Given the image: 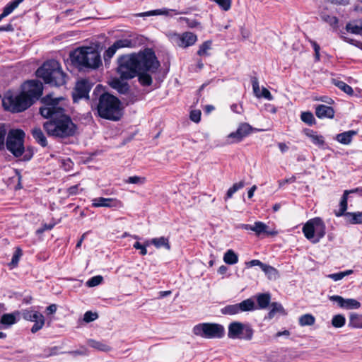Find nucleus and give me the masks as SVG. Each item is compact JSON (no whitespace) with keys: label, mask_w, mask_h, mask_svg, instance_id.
<instances>
[{"label":"nucleus","mask_w":362,"mask_h":362,"mask_svg":"<svg viewBox=\"0 0 362 362\" xmlns=\"http://www.w3.org/2000/svg\"><path fill=\"white\" fill-rule=\"evenodd\" d=\"M43 105L40 112L43 117L50 119L44 123L43 127L49 136L65 138L73 136L76 126L69 116L65 114L67 101L63 97H54L48 94L42 98Z\"/></svg>","instance_id":"nucleus-1"},{"label":"nucleus","mask_w":362,"mask_h":362,"mask_svg":"<svg viewBox=\"0 0 362 362\" xmlns=\"http://www.w3.org/2000/svg\"><path fill=\"white\" fill-rule=\"evenodd\" d=\"M118 64L117 73L122 79L133 78L141 71L154 73L160 66L159 62L151 49L121 57Z\"/></svg>","instance_id":"nucleus-2"},{"label":"nucleus","mask_w":362,"mask_h":362,"mask_svg":"<svg viewBox=\"0 0 362 362\" xmlns=\"http://www.w3.org/2000/svg\"><path fill=\"white\" fill-rule=\"evenodd\" d=\"M42 83L37 81H29L22 86L19 93L8 92L2 100L4 107L12 112H21L28 109L42 94Z\"/></svg>","instance_id":"nucleus-3"},{"label":"nucleus","mask_w":362,"mask_h":362,"mask_svg":"<svg viewBox=\"0 0 362 362\" xmlns=\"http://www.w3.org/2000/svg\"><path fill=\"white\" fill-rule=\"evenodd\" d=\"M38 78L52 86H62L66 83V74L62 71L59 63L56 60L45 62L36 71Z\"/></svg>","instance_id":"nucleus-4"},{"label":"nucleus","mask_w":362,"mask_h":362,"mask_svg":"<svg viewBox=\"0 0 362 362\" xmlns=\"http://www.w3.org/2000/svg\"><path fill=\"white\" fill-rule=\"evenodd\" d=\"M73 64L80 68L96 69L101 64L100 56L92 47H83L76 49L70 54Z\"/></svg>","instance_id":"nucleus-5"},{"label":"nucleus","mask_w":362,"mask_h":362,"mask_svg":"<svg viewBox=\"0 0 362 362\" xmlns=\"http://www.w3.org/2000/svg\"><path fill=\"white\" fill-rule=\"evenodd\" d=\"M97 109L98 115L105 119L116 121L122 116L120 101L109 93L100 95Z\"/></svg>","instance_id":"nucleus-6"},{"label":"nucleus","mask_w":362,"mask_h":362,"mask_svg":"<svg viewBox=\"0 0 362 362\" xmlns=\"http://www.w3.org/2000/svg\"><path fill=\"white\" fill-rule=\"evenodd\" d=\"M302 230L308 240L313 243H317L325 235L326 226L320 218L316 217L308 221Z\"/></svg>","instance_id":"nucleus-7"},{"label":"nucleus","mask_w":362,"mask_h":362,"mask_svg":"<svg viewBox=\"0 0 362 362\" xmlns=\"http://www.w3.org/2000/svg\"><path fill=\"white\" fill-rule=\"evenodd\" d=\"M194 334L206 339H220L224 336L225 329L217 323H200L193 327Z\"/></svg>","instance_id":"nucleus-8"},{"label":"nucleus","mask_w":362,"mask_h":362,"mask_svg":"<svg viewBox=\"0 0 362 362\" xmlns=\"http://www.w3.org/2000/svg\"><path fill=\"white\" fill-rule=\"evenodd\" d=\"M25 133L21 129L11 130L7 136L6 147L15 156H21L24 151Z\"/></svg>","instance_id":"nucleus-9"},{"label":"nucleus","mask_w":362,"mask_h":362,"mask_svg":"<svg viewBox=\"0 0 362 362\" xmlns=\"http://www.w3.org/2000/svg\"><path fill=\"white\" fill-rule=\"evenodd\" d=\"M254 331L247 323L233 322L228 325V337L230 339L251 340Z\"/></svg>","instance_id":"nucleus-10"},{"label":"nucleus","mask_w":362,"mask_h":362,"mask_svg":"<svg viewBox=\"0 0 362 362\" xmlns=\"http://www.w3.org/2000/svg\"><path fill=\"white\" fill-rule=\"evenodd\" d=\"M166 36L173 45L182 48L190 47L197 40V35L192 32L177 33L170 31L166 33Z\"/></svg>","instance_id":"nucleus-11"},{"label":"nucleus","mask_w":362,"mask_h":362,"mask_svg":"<svg viewBox=\"0 0 362 362\" xmlns=\"http://www.w3.org/2000/svg\"><path fill=\"white\" fill-rule=\"evenodd\" d=\"M240 228L254 232L257 236L276 235L277 234L276 230L270 229L267 224L262 221H256L254 224H242Z\"/></svg>","instance_id":"nucleus-12"},{"label":"nucleus","mask_w":362,"mask_h":362,"mask_svg":"<svg viewBox=\"0 0 362 362\" xmlns=\"http://www.w3.org/2000/svg\"><path fill=\"white\" fill-rule=\"evenodd\" d=\"M22 316L24 320L35 322L31 328L32 333H36L41 329L45 325L44 316L37 311L24 310L22 312Z\"/></svg>","instance_id":"nucleus-13"},{"label":"nucleus","mask_w":362,"mask_h":362,"mask_svg":"<svg viewBox=\"0 0 362 362\" xmlns=\"http://www.w3.org/2000/svg\"><path fill=\"white\" fill-rule=\"evenodd\" d=\"M252 131V127L247 123H241L235 132L230 133L226 137V142L228 144L240 142L245 137L248 136Z\"/></svg>","instance_id":"nucleus-14"},{"label":"nucleus","mask_w":362,"mask_h":362,"mask_svg":"<svg viewBox=\"0 0 362 362\" xmlns=\"http://www.w3.org/2000/svg\"><path fill=\"white\" fill-rule=\"evenodd\" d=\"M92 206L95 208L106 207L111 209L122 208L124 204L117 198L97 197L91 200Z\"/></svg>","instance_id":"nucleus-15"},{"label":"nucleus","mask_w":362,"mask_h":362,"mask_svg":"<svg viewBox=\"0 0 362 362\" xmlns=\"http://www.w3.org/2000/svg\"><path fill=\"white\" fill-rule=\"evenodd\" d=\"M329 299L332 302L336 303L339 308L343 309L353 310L361 307V303L354 298H344L340 296L334 295L329 296Z\"/></svg>","instance_id":"nucleus-16"},{"label":"nucleus","mask_w":362,"mask_h":362,"mask_svg":"<svg viewBox=\"0 0 362 362\" xmlns=\"http://www.w3.org/2000/svg\"><path fill=\"white\" fill-rule=\"evenodd\" d=\"M132 46V42L129 39H122L117 40L111 47H110L104 53V59L105 61L110 60L114 54L116 53L117 50L119 48L124 47H131Z\"/></svg>","instance_id":"nucleus-17"},{"label":"nucleus","mask_w":362,"mask_h":362,"mask_svg":"<svg viewBox=\"0 0 362 362\" xmlns=\"http://www.w3.org/2000/svg\"><path fill=\"white\" fill-rule=\"evenodd\" d=\"M90 90V86L87 81L81 80L78 81L75 88V93L74 94V100L76 101L77 98H88Z\"/></svg>","instance_id":"nucleus-18"},{"label":"nucleus","mask_w":362,"mask_h":362,"mask_svg":"<svg viewBox=\"0 0 362 362\" xmlns=\"http://www.w3.org/2000/svg\"><path fill=\"white\" fill-rule=\"evenodd\" d=\"M187 11H178L175 9H168L163 8L160 9H156L139 14V16H150L162 15L165 16H173V15L187 14Z\"/></svg>","instance_id":"nucleus-19"},{"label":"nucleus","mask_w":362,"mask_h":362,"mask_svg":"<svg viewBox=\"0 0 362 362\" xmlns=\"http://www.w3.org/2000/svg\"><path fill=\"white\" fill-rule=\"evenodd\" d=\"M315 114L318 118H333L334 111L332 107L319 105L315 109Z\"/></svg>","instance_id":"nucleus-20"},{"label":"nucleus","mask_w":362,"mask_h":362,"mask_svg":"<svg viewBox=\"0 0 362 362\" xmlns=\"http://www.w3.org/2000/svg\"><path fill=\"white\" fill-rule=\"evenodd\" d=\"M118 78H113L109 81L110 86L117 90L120 93H125L129 90V86L127 82Z\"/></svg>","instance_id":"nucleus-21"},{"label":"nucleus","mask_w":362,"mask_h":362,"mask_svg":"<svg viewBox=\"0 0 362 362\" xmlns=\"http://www.w3.org/2000/svg\"><path fill=\"white\" fill-rule=\"evenodd\" d=\"M356 134L357 132L354 130H349L337 134L335 139L340 144L344 145H349L351 143L353 137Z\"/></svg>","instance_id":"nucleus-22"},{"label":"nucleus","mask_w":362,"mask_h":362,"mask_svg":"<svg viewBox=\"0 0 362 362\" xmlns=\"http://www.w3.org/2000/svg\"><path fill=\"white\" fill-rule=\"evenodd\" d=\"M19 315L20 313L18 311L13 313L4 314L1 316L0 323L7 327L11 326L16 323L17 317H19Z\"/></svg>","instance_id":"nucleus-23"},{"label":"nucleus","mask_w":362,"mask_h":362,"mask_svg":"<svg viewBox=\"0 0 362 362\" xmlns=\"http://www.w3.org/2000/svg\"><path fill=\"white\" fill-rule=\"evenodd\" d=\"M87 343L88 346L99 351L108 352L111 350L109 345L101 341L90 339L87 341Z\"/></svg>","instance_id":"nucleus-24"},{"label":"nucleus","mask_w":362,"mask_h":362,"mask_svg":"<svg viewBox=\"0 0 362 362\" xmlns=\"http://www.w3.org/2000/svg\"><path fill=\"white\" fill-rule=\"evenodd\" d=\"M348 325L353 329H362V315L355 313H351Z\"/></svg>","instance_id":"nucleus-25"},{"label":"nucleus","mask_w":362,"mask_h":362,"mask_svg":"<svg viewBox=\"0 0 362 362\" xmlns=\"http://www.w3.org/2000/svg\"><path fill=\"white\" fill-rule=\"evenodd\" d=\"M355 190L348 191L345 190L344 192V194L342 196L341 200L340 202V209L339 211H335L334 214L337 216H344L346 214V211L347 209V199H348V195L349 193L354 192Z\"/></svg>","instance_id":"nucleus-26"},{"label":"nucleus","mask_w":362,"mask_h":362,"mask_svg":"<svg viewBox=\"0 0 362 362\" xmlns=\"http://www.w3.org/2000/svg\"><path fill=\"white\" fill-rule=\"evenodd\" d=\"M32 135L36 142H37L42 146L45 147L47 145L46 137L40 128L35 127L32 130Z\"/></svg>","instance_id":"nucleus-27"},{"label":"nucleus","mask_w":362,"mask_h":362,"mask_svg":"<svg viewBox=\"0 0 362 362\" xmlns=\"http://www.w3.org/2000/svg\"><path fill=\"white\" fill-rule=\"evenodd\" d=\"M239 305V310L240 313L243 312H249L252 311L256 309L255 303L253 300L251 298H247L246 300H243L240 303H238Z\"/></svg>","instance_id":"nucleus-28"},{"label":"nucleus","mask_w":362,"mask_h":362,"mask_svg":"<svg viewBox=\"0 0 362 362\" xmlns=\"http://www.w3.org/2000/svg\"><path fill=\"white\" fill-rule=\"evenodd\" d=\"M151 244L153 245L156 248L164 247L168 250L170 249L169 240L167 238L160 237L152 238L151 239Z\"/></svg>","instance_id":"nucleus-29"},{"label":"nucleus","mask_w":362,"mask_h":362,"mask_svg":"<svg viewBox=\"0 0 362 362\" xmlns=\"http://www.w3.org/2000/svg\"><path fill=\"white\" fill-rule=\"evenodd\" d=\"M276 314L285 315V310L283 306L278 303H272L271 305V310L268 313V318L272 319Z\"/></svg>","instance_id":"nucleus-30"},{"label":"nucleus","mask_w":362,"mask_h":362,"mask_svg":"<svg viewBox=\"0 0 362 362\" xmlns=\"http://www.w3.org/2000/svg\"><path fill=\"white\" fill-rule=\"evenodd\" d=\"M271 300V296L269 293H260L257 296V301L258 307L261 309L266 308Z\"/></svg>","instance_id":"nucleus-31"},{"label":"nucleus","mask_w":362,"mask_h":362,"mask_svg":"<svg viewBox=\"0 0 362 362\" xmlns=\"http://www.w3.org/2000/svg\"><path fill=\"white\" fill-rule=\"evenodd\" d=\"M305 134L308 137H309L311 139L312 142L315 145L321 146L325 144L323 136L321 135H318L316 132L312 130H308V132H305Z\"/></svg>","instance_id":"nucleus-32"},{"label":"nucleus","mask_w":362,"mask_h":362,"mask_svg":"<svg viewBox=\"0 0 362 362\" xmlns=\"http://www.w3.org/2000/svg\"><path fill=\"white\" fill-rule=\"evenodd\" d=\"M345 216L347 221L351 224H361L362 223V212H346Z\"/></svg>","instance_id":"nucleus-33"},{"label":"nucleus","mask_w":362,"mask_h":362,"mask_svg":"<svg viewBox=\"0 0 362 362\" xmlns=\"http://www.w3.org/2000/svg\"><path fill=\"white\" fill-rule=\"evenodd\" d=\"M299 325L302 327L311 326L315 322V317L311 314H305L301 315L298 319Z\"/></svg>","instance_id":"nucleus-34"},{"label":"nucleus","mask_w":362,"mask_h":362,"mask_svg":"<svg viewBox=\"0 0 362 362\" xmlns=\"http://www.w3.org/2000/svg\"><path fill=\"white\" fill-rule=\"evenodd\" d=\"M223 261L228 264H235L238 262V256L232 250H228L224 254Z\"/></svg>","instance_id":"nucleus-35"},{"label":"nucleus","mask_w":362,"mask_h":362,"mask_svg":"<svg viewBox=\"0 0 362 362\" xmlns=\"http://www.w3.org/2000/svg\"><path fill=\"white\" fill-rule=\"evenodd\" d=\"M221 313L223 315H233L240 313L238 303L228 305L221 308Z\"/></svg>","instance_id":"nucleus-36"},{"label":"nucleus","mask_w":362,"mask_h":362,"mask_svg":"<svg viewBox=\"0 0 362 362\" xmlns=\"http://www.w3.org/2000/svg\"><path fill=\"white\" fill-rule=\"evenodd\" d=\"M331 323L334 328H341L346 324V318L343 315L337 314L332 317Z\"/></svg>","instance_id":"nucleus-37"},{"label":"nucleus","mask_w":362,"mask_h":362,"mask_svg":"<svg viewBox=\"0 0 362 362\" xmlns=\"http://www.w3.org/2000/svg\"><path fill=\"white\" fill-rule=\"evenodd\" d=\"M320 17L322 21L327 23L331 26H336L338 23V20L335 16L329 15L326 11H321Z\"/></svg>","instance_id":"nucleus-38"},{"label":"nucleus","mask_w":362,"mask_h":362,"mask_svg":"<svg viewBox=\"0 0 362 362\" xmlns=\"http://www.w3.org/2000/svg\"><path fill=\"white\" fill-rule=\"evenodd\" d=\"M346 30L351 33L361 35L362 32V21L358 23H349L346 26Z\"/></svg>","instance_id":"nucleus-39"},{"label":"nucleus","mask_w":362,"mask_h":362,"mask_svg":"<svg viewBox=\"0 0 362 362\" xmlns=\"http://www.w3.org/2000/svg\"><path fill=\"white\" fill-rule=\"evenodd\" d=\"M354 273L352 269L346 270L338 273L331 274L327 275V277L332 279L334 281L341 280L344 277L351 275Z\"/></svg>","instance_id":"nucleus-40"},{"label":"nucleus","mask_w":362,"mask_h":362,"mask_svg":"<svg viewBox=\"0 0 362 362\" xmlns=\"http://www.w3.org/2000/svg\"><path fill=\"white\" fill-rule=\"evenodd\" d=\"M244 185L245 184L243 181L233 184V186L227 191L226 199L231 198L233 194H235L238 190L242 189Z\"/></svg>","instance_id":"nucleus-41"},{"label":"nucleus","mask_w":362,"mask_h":362,"mask_svg":"<svg viewBox=\"0 0 362 362\" xmlns=\"http://www.w3.org/2000/svg\"><path fill=\"white\" fill-rule=\"evenodd\" d=\"M139 81V83L144 86H148L151 85L152 83V78L151 76L146 73H138Z\"/></svg>","instance_id":"nucleus-42"},{"label":"nucleus","mask_w":362,"mask_h":362,"mask_svg":"<svg viewBox=\"0 0 362 362\" xmlns=\"http://www.w3.org/2000/svg\"><path fill=\"white\" fill-rule=\"evenodd\" d=\"M261 269L269 279H275L276 277L277 271L272 266L264 264Z\"/></svg>","instance_id":"nucleus-43"},{"label":"nucleus","mask_w":362,"mask_h":362,"mask_svg":"<svg viewBox=\"0 0 362 362\" xmlns=\"http://www.w3.org/2000/svg\"><path fill=\"white\" fill-rule=\"evenodd\" d=\"M23 0H13V1L8 4L4 8V12L8 16L10 13H11L14 9H16L18 5L23 1Z\"/></svg>","instance_id":"nucleus-44"},{"label":"nucleus","mask_w":362,"mask_h":362,"mask_svg":"<svg viewBox=\"0 0 362 362\" xmlns=\"http://www.w3.org/2000/svg\"><path fill=\"white\" fill-rule=\"evenodd\" d=\"M334 84L339 89H341L344 93H347L349 95H352L354 93V90H353L352 88L350 86H349L346 83H345L344 82H343V81H337L334 82Z\"/></svg>","instance_id":"nucleus-45"},{"label":"nucleus","mask_w":362,"mask_h":362,"mask_svg":"<svg viewBox=\"0 0 362 362\" xmlns=\"http://www.w3.org/2000/svg\"><path fill=\"white\" fill-rule=\"evenodd\" d=\"M211 42L210 41L204 42L197 51V54L199 56H207L209 55L208 51L211 49Z\"/></svg>","instance_id":"nucleus-46"},{"label":"nucleus","mask_w":362,"mask_h":362,"mask_svg":"<svg viewBox=\"0 0 362 362\" xmlns=\"http://www.w3.org/2000/svg\"><path fill=\"white\" fill-rule=\"evenodd\" d=\"M146 182V178L144 177L140 176H131L129 177L127 180H125L126 183L129 184H136V185H143Z\"/></svg>","instance_id":"nucleus-47"},{"label":"nucleus","mask_w":362,"mask_h":362,"mask_svg":"<svg viewBox=\"0 0 362 362\" xmlns=\"http://www.w3.org/2000/svg\"><path fill=\"white\" fill-rule=\"evenodd\" d=\"M22 255H23V252H22L21 249L19 247L16 248L15 253L13 254V255L12 257L11 262L9 264V265L11 266L12 267H16L18 264L19 259H20L21 257L22 256Z\"/></svg>","instance_id":"nucleus-48"},{"label":"nucleus","mask_w":362,"mask_h":362,"mask_svg":"<svg viewBox=\"0 0 362 362\" xmlns=\"http://www.w3.org/2000/svg\"><path fill=\"white\" fill-rule=\"evenodd\" d=\"M300 118L303 122L308 124H313L315 122L313 115L310 112H304L301 114Z\"/></svg>","instance_id":"nucleus-49"},{"label":"nucleus","mask_w":362,"mask_h":362,"mask_svg":"<svg viewBox=\"0 0 362 362\" xmlns=\"http://www.w3.org/2000/svg\"><path fill=\"white\" fill-rule=\"evenodd\" d=\"M251 82H252V90H253V93H254L255 95L257 98H259L261 90L259 88V81H258L257 78H256V77L252 78Z\"/></svg>","instance_id":"nucleus-50"},{"label":"nucleus","mask_w":362,"mask_h":362,"mask_svg":"<svg viewBox=\"0 0 362 362\" xmlns=\"http://www.w3.org/2000/svg\"><path fill=\"white\" fill-rule=\"evenodd\" d=\"M69 354L76 356H87L88 354V349L84 346H81L79 349L71 351L68 352Z\"/></svg>","instance_id":"nucleus-51"},{"label":"nucleus","mask_w":362,"mask_h":362,"mask_svg":"<svg viewBox=\"0 0 362 362\" xmlns=\"http://www.w3.org/2000/svg\"><path fill=\"white\" fill-rule=\"evenodd\" d=\"M214 1L225 11L230 10L231 7V0H214Z\"/></svg>","instance_id":"nucleus-52"},{"label":"nucleus","mask_w":362,"mask_h":362,"mask_svg":"<svg viewBox=\"0 0 362 362\" xmlns=\"http://www.w3.org/2000/svg\"><path fill=\"white\" fill-rule=\"evenodd\" d=\"M103 277L101 276H95L90 278L87 282L86 285L88 287H94L101 284Z\"/></svg>","instance_id":"nucleus-53"},{"label":"nucleus","mask_w":362,"mask_h":362,"mask_svg":"<svg viewBox=\"0 0 362 362\" xmlns=\"http://www.w3.org/2000/svg\"><path fill=\"white\" fill-rule=\"evenodd\" d=\"M98 317L97 313H93L91 311H87L83 315V320L86 322H90L95 320Z\"/></svg>","instance_id":"nucleus-54"},{"label":"nucleus","mask_w":362,"mask_h":362,"mask_svg":"<svg viewBox=\"0 0 362 362\" xmlns=\"http://www.w3.org/2000/svg\"><path fill=\"white\" fill-rule=\"evenodd\" d=\"M7 130L4 124H0V149L4 148Z\"/></svg>","instance_id":"nucleus-55"},{"label":"nucleus","mask_w":362,"mask_h":362,"mask_svg":"<svg viewBox=\"0 0 362 362\" xmlns=\"http://www.w3.org/2000/svg\"><path fill=\"white\" fill-rule=\"evenodd\" d=\"M190 119L196 123L199 122L201 119V111L199 110H192L190 112Z\"/></svg>","instance_id":"nucleus-56"},{"label":"nucleus","mask_w":362,"mask_h":362,"mask_svg":"<svg viewBox=\"0 0 362 362\" xmlns=\"http://www.w3.org/2000/svg\"><path fill=\"white\" fill-rule=\"evenodd\" d=\"M260 98H264L268 100H272L273 96L271 93L266 88H262L261 90Z\"/></svg>","instance_id":"nucleus-57"},{"label":"nucleus","mask_w":362,"mask_h":362,"mask_svg":"<svg viewBox=\"0 0 362 362\" xmlns=\"http://www.w3.org/2000/svg\"><path fill=\"white\" fill-rule=\"evenodd\" d=\"M133 247H134V248H135L136 250H139L140 254L141 255H146L147 254L146 248H145V246H144V245L140 244L139 242L134 243V244L133 245Z\"/></svg>","instance_id":"nucleus-58"},{"label":"nucleus","mask_w":362,"mask_h":362,"mask_svg":"<svg viewBox=\"0 0 362 362\" xmlns=\"http://www.w3.org/2000/svg\"><path fill=\"white\" fill-rule=\"evenodd\" d=\"M263 264H264V263H262L261 261H259L258 259H253V260L246 262V265L248 267H254V266H259V267H260V268H262Z\"/></svg>","instance_id":"nucleus-59"},{"label":"nucleus","mask_w":362,"mask_h":362,"mask_svg":"<svg viewBox=\"0 0 362 362\" xmlns=\"http://www.w3.org/2000/svg\"><path fill=\"white\" fill-rule=\"evenodd\" d=\"M57 308L55 304H52V305H49L46 309L47 315H52V314L55 313L57 311Z\"/></svg>","instance_id":"nucleus-60"},{"label":"nucleus","mask_w":362,"mask_h":362,"mask_svg":"<svg viewBox=\"0 0 362 362\" xmlns=\"http://www.w3.org/2000/svg\"><path fill=\"white\" fill-rule=\"evenodd\" d=\"M290 334H291V333L288 330H284V331L276 332L275 334V337L278 338V337L284 336V337L288 338L290 336Z\"/></svg>","instance_id":"nucleus-61"},{"label":"nucleus","mask_w":362,"mask_h":362,"mask_svg":"<svg viewBox=\"0 0 362 362\" xmlns=\"http://www.w3.org/2000/svg\"><path fill=\"white\" fill-rule=\"evenodd\" d=\"M296 181V177L295 176H292L290 178L288 179H285V180H283L279 182V185L281 186V185H284L286 183H291V182H293Z\"/></svg>","instance_id":"nucleus-62"},{"label":"nucleus","mask_w":362,"mask_h":362,"mask_svg":"<svg viewBox=\"0 0 362 362\" xmlns=\"http://www.w3.org/2000/svg\"><path fill=\"white\" fill-rule=\"evenodd\" d=\"M278 146L282 153L286 152L288 149V146L285 143H279Z\"/></svg>","instance_id":"nucleus-63"},{"label":"nucleus","mask_w":362,"mask_h":362,"mask_svg":"<svg viewBox=\"0 0 362 362\" xmlns=\"http://www.w3.org/2000/svg\"><path fill=\"white\" fill-rule=\"evenodd\" d=\"M257 189V186L256 185H253L248 191L247 192V197L248 198H252L254 195V193L255 192V190Z\"/></svg>","instance_id":"nucleus-64"}]
</instances>
